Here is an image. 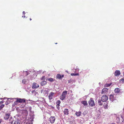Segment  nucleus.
<instances>
[{"label": "nucleus", "mask_w": 124, "mask_h": 124, "mask_svg": "<svg viewBox=\"0 0 124 124\" xmlns=\"http://www.w3.org/2000/svg\"><path fill=\"white\" fill-rule=\"evenodd\" d=\"M71 75L72 76H76L79 75L78 73H72L71 74Z\"/></svg>", "instance_id": "obj_24"}, {"label": "nucleus", "mask_w": 124, "mask_h": 124, "mask_svg": "<svg viewBox=\"0 0 124 124\" xmlns=\"http://www.w3.org/2000/svg\"><path fill=\"white\" fill-rule=\"evenodd\" d=\"M112 84V83H110V84H106L105 86L106 87H108L110 86Z\"/></svg>", "instance_id": "obj_23"}, {"label": "nucleus", "mask_w": 124, "mask_h": 124, "mask_svg": "<svg viewBox=\"0 0 124 124\" xmlns=\"http://www.w3.org/2000/svg\"><path fill=\"white\" fill-rule=\"evenodd\" d=\"M64 114L65 115H67L69 114V111L68 109H65L63 111Z\"/></svg>", "instance_id": "obj_12"}, {"label": "nucleus", "mask_w": 124, "mask_h": 124, "mask_svg": "<svg viewBox=\"0 0 124 124\" xmlns=\"http://www.w3.org/2000/svg\"><path fill=\"white\" fill-rule=\"evenodd\" d=\"M39 87V85L36 83H33L32 84V88L33 89H36L38 88Z\"/></svg>", "instance_id": "obj_9"}, {"label": "nucleus", "mask_w": 124, "mask_h": 124, "mask_svg": "<svg viewBox=\"0 0 124 124\" xmlns=\"http://www.w3.org/2000/svg\"><path fill=\"white\" fill-rule=\"evenodd\" d=\"M55 44H57V43H55Z\"/></svg>", "instance_id": "obj_42"}, {"label": "nucleus", "mask_w": 124, "mask_h": 124, "mask_svg": "<svg viewBox=\"0 0 124 124\" xmlns=\"http://www.w3.org/2000/svg\"><path fill=\"white\" fill-rule=\"evenodd\" d=\"M121 74L120 71L119 70H116L115 72V76L119 75Z\"/></svg>", "instance_id": "obj_13"}, {"label": "nucleus", "mask_w": 124, "mask_h": 124, "mask_svg": "<svg viewBox=\"0 0 124 124\" xmlns=\"http://www.w3.org/2000/svg\"><path fill=\"white\" fill-rule=\"evenodd\" d=\"M110 97H111V96H112V97L113 96V95H110Z\"/></svg>", "instance_id": "obj_38"}, {"label": "nucleus", "mask_w": 124, "mask_h": 124, "mask_svg": "<svg viewBox=\"0 0 124 124\" xmlns=\"http://www.w3.org/2000/svg\"><path fill=\"white\" fill-rule=\"evenodd\" d=\"M30 20L31 21V20H32V19H31V18H30Z\"/></svg>", "instance_id": "obj_40"}, {"label": "nucleus", "mask_w": 124, "mask_h": 124, "mask_svg": "<svg viewBox=\"0 0 124 124\" xmlns=\"http://www.w3.org/2000/svg\"><path fill=\"white\" fill-rule=\"evenodd\" d=\"M5 105L4 104H2L0 106V110H1L4 107Z\"/></svg>", "instance_id": "obj_27"}, {"label": "nucleus", "mask_w": 124, "mask_h": 124, "mask_svg": "<svg viewBox=\"0 0 124 124\" xmlns=\"http://www.w3.org/2000/svg\"><path fill=\"white\" fill-rule=\"evenodd\" d=\"M88 103L89 105L91 107H93L95 105V104L93 99L91 98L90 100L88 101Z\"/></svg>", "instance_id": "obj_3"}, {"label": "nucleus", "mask_w": 124, "mask_h": 124, "mask_svg": "<svg viewBox=\"0 0 124 124\" xmlns=\"http://www.w3.org/2000/svg\"><path fill=\"white\" fill-rule=\"evenodd\" d=\"M16 124H20L19 121H17Z\"/></svg>", "instance_id": "obj_33"}, {"label": "nucleus", "mask_w": 124, "mask_h": 124, "mask_svg": "<svg viewBox=\"0 0 124 124\" xmlns=\"http://www.w3.org/2000/svg\"><path fill=\"white\" fill-rule=\"evenodd\" d=\"M108 89L106 88H104L102 89L101 92L102 94H105L106 93L108 92Z\"/></svg>", "instance_id": "obj_10"}, {"label": "nucleus", "mask_w": 124, "mask_h": 124, "mask_svg": "<svg viewBox=\"0 0 124 124\" xmlns=\"http://www.w3.org/2000/svg\"><path fill=\"white\" fill-rule=\"evenodd\" d=\"M110 124H116L115 123H112Z\"/></svg>", "instance_id": "obj_39"}, {"label": "nucleus", "mask_w": 124, "mask_h": 124, "mask_svg": "<svg viewBox=\"0 0 124 124\" xmlns=\"http://www.w3.org/2000/svg\"><path fill=\"white\" fill-rule=\"evenodd\" d=\"M45 76H43L41 78V79L42 80L44 81L45 79Z\"/></svg>", "instance_id": "obj_29"}, {"label": "nucleus", "mask_w": 124, "mask_h": 124, "mask_svg": "<svg viewBox=\"0 0 124 124\" xmlns=\"http://www.w3.org/2000/svg\"><path fill=\"white\" fill-rule=\"evenodd\" d=\"M47 80L51 82H53L54 80H55L53 78H47Z\"/></svg>", "instance_id": "obj_22"}, {"label": "nucleus", "mask_w": 124, "mask_h": 124, "mask_svg": "<svg viewBox=\"0 0 124 124\" xmlns=\"http://www.w3.org/2000/svg\"><path fill=\"white\" fill-rule=\"evenodd\" d=\"M17 121H15L14 123L13 124H16Z\"/></svg>", "instance_id": "obj_35"}, {"label": "nucleus", "mask_w": 124, "mask_h": 124, "mask_svg": "<svg viewBox=\"0 0 124 124\" xmlns=\"http://www.w3.org/2000/svg\"><path fill=\"white\" fill-rule=\"evenodd\" d=\"M67 93V91H63L62 92V95L60 96V99L62 100H64L65 98Z\"/></svg>", "instance_id": "obj_2"}, {"label": "nucleus", "mask_w": 124, "mask_h": 124, "mask_svg": "<svg viewBox=\"0 0 124 124\" xmlns=\"http://www.w3.org/2000/svg\"><path fill=\"white\" fill-rule=\"evenodd\" d=\"M123 75H124V73H123Z\"/></svg>", "instance_id": "obj_41"}, {"label": "nucleus", "mask_w": 124, "mask_h": 124, "mask_svg": "<svg viewBox=\"0 0 124 124\" xmlns=\"http://www.w3.org/2000/svg\"><path fill=\"white\" fill-rule=\"evenodd\" d=\"M17 102L16 101L14 102V105H17Z\"/></svg>", "instance_id": "obj_32"}, {"label": "nucleus", "mask_w": 124, "mask_h": 124, "mask_svg": "<svg viewBox=\"0 0 124 124\" xmlns=\"http://www.w3.org/2000/svg\"><path fill=\"white\" fill-rule=\"evenodd\" d=\"M121 89H120L119 88H116L114 90V91L116 93H122L121 92Z\"/></svg>", "instance_id": "obj_8"}, {"label": "nucleus", "mask_w": 124, "mask_h": 124, "mask_svg": "<svg viewBox=\"0 0 124 124\" xmlns=\"http://www.w3.org/2000/svg\"><path fill=\"white\" fill-rule=\"evenodd\" d=\"M9 123L12 124L14 121V119L12 117H10L9 119Z\"/></svg>", "instance_id": "obj_15"}, {"label": "nucleus", "mask_w": 124, "mask_h": 124, "mask_svg": "<svg viewBox=\"0 0 124 124\" xmlns=\"http://www.w3.org/2000/svg\"><path fill=\"white\" fill-rule=\"evenodd\" d=\"M60 106H58V105H56V107L58 109H60V107H59Z\"/></svg>", "instance_id": "obj_31"}, {"label": "nucleus", "mask_w": 124, "mask_h": 124, "mask_svg": "<svg viewBox=\"0 0 124 124\" xmlns=\"http://www.w3.org/2000/svg\"><path fill=\"white\" fill-rule=\"evenodd\" d=\"M122 81V82L123 83L124 82V78H122L120 80V81Z\"/></svg>", "instance_id": "obj_30"}, {"label": "nucleus", "mask_w": 124, "mask_h": 124, "mask_svg": "<svg viewBox=\"0 0 124 124\" xmlns=\"http://www.w3.org/2000/svg\"><path fill=\"white\" fill-rule=\"evenodd\" d=\"M10 114L8 113H6L5 114L4 116V119L5 120H8L10 116Z\"/></svg>", "instance_id": "obj_7"}, {"label": "nucleus", "mask_w": 124, "mask_h": 124, "mask_svg": "<svg viewBox=\"0 0 124 124\" xmlns=\"http://www.w3.org/2000/svg\"><path fill=\"white\" fill-rule=\"evenodd\" d=\"M46 84V81H43L41 83V84L42 86H43Z\"/></svg>", "instance_id": "obj_19"}, {"label": "nucleus", "mask_w": 124, "mask_h": 124, "mask_svg": "<svg viewBox=\"0 0 124 124\" xmlns=\"http://www.w3.org/2000/svg\"><path fill=\"white\" fill-rule=\"evenodd\" d=\"M64 77V75H61L59 74H58L56 75L57 78L59 79H61L63 77Z\"/></svg>", "instance_id": "obj_14"}, {"label": "nucleus", "mask_w": 124, "mask_h": 124, "mask_svg": "<svg viewBox=\"0 0 124 124\" xmlns=\"http://www.w3.org/2000/svg\"><path fill=\"white\" fill-rule=\"evenodd\" d=\"M108 104L107 102H106L104 103V108L105 109L108 108Z\"/></svg>", "instance_id": "obj_18"}, {"label": "nucleus", "mask_w": 124, "mask_h": 124, "mask_svg": "<svg viewBox=\"0 0 124 124\" xmlns=\"http://www.w3.org/2000/svg\"><path fill=\"white\" fill-rule=\"evenodd\" d=\"M61 101L60 100H57L56 102V105L60 106V104L61 103Z\"/></svg>", "instance_id": "obj_25"}, {"label": "nucleus", "mask_w": 124, "mask_h": 124, "mask_svg": "<svg viewBox=\"0 0 124 124\" xmlns=\"http://www.w3.org/2000/svg\"><path fill=\"white\" fill-rule=\"evenodd\" d=\"M101 100H99L98 101V104L100 106H101L103 105V103L101 102Z\"/></svg>", "instance_id": "obj_20"}, {"label": "nucleus", "mask_w": 124, "mask_h": 124, "mask_svg": "<svg viewBox=\"0 0 124 124\" xmlns=\"http://www.w3.org/2000/svg\"><path fill=\"white\" fill-rule=\"evenodd\" d=\"M3 103V101H0V104H1L2 103Z\"/></svg>", "instance_id": "obj_34"}, {"label": "nucleus", "mask_w": 124, "mask_h": 124, "mask_svg": "<svg viewBox=\"0 0 124 124\" xmlns=\"http://www.w3.org/2000/svg\"><path fill=\"white\" fill-rule=\"evenodd\" d=\"M22 83L25 84L26 82V80L25 79H23L22 81Z\"/></svg>", "instance_id": "obj_28"}, {"label": "nucleus", "mask_w": 124, "mask_h": 124, "mask_svg": "<svg viewBox=\"0 0 124 124\" xmlns=\"http://www.w3.org/2000/svg\"><path fill=\"white\" fill-rule=\"evenodd\" d=\"M82 113L81 111L76 112L75 114L77 116H79Z\"/></svg>", "instance_id": "obj_16"}, {"label": "nucleus", "mask_w": 124, "mask_h": 124, "mask_svg": "<svg viewBox=\"0 0 124 124\" xmlns=\"http://www.w3.org/2000/svg\"><path fill=\"white\" fill-rule=\"evenodd\" d=\"M54 94V93L52 92H51L50 93L48 96L49 99V100H51L52 99L53 97Z\"/></svg>", "instance_id": "obj_11"}, {"label": "nucleus", "mask_w": 124, "mask_h": 124, "mask_svg": "<svg viewBox=\"0 0 124 124\" xmlns=\"http://www.w3.org/2000/svg\"><path fill=\"white\" fill-rule=\"evenodd\" d=\"M16 101L19 103H24L25 102L26 100L25 99H21L19 98H16Z\"/></svg>", "instance_id": "obj_4"}, {"label": "nucleus", "mask_w": 124, "mask_h": 124, "mask_svg": "<svg viewBox=\"0 0 124 124\" xmlns=\"http://www.w3.org/2000/svg\"><path fill=\"white\" fill-rule=\"evenodd\" d=\"M2 120L1 119H0V123H1L2 122Z\"/></svg>", "instance_id": "obj_36"}, {"label": "nucleus", "mask_w": 124, "mask_h": 124, "mask_svg": "<svg viewBox=\"0 0 124 124\" xmlns=\"http://www.w3.org/2000/svg\"><path fill=\"white\" fill-rule=\"evenodd\" d=\"M33 119H32V120H31V121H33Z\"/></svg>", "instance_id": "obj_43"}, {"label": "nucleus", "mask_w": 124, "mask_h": 124, "mask_svg": "<svg viewBox=\"0 0 124 124\" xmlns=\"http://www.w3.org/2000/svg\"><path fill=\"white\" fill-rule=\"evenodd\" d=\"M23 74L25 75V76H27L29 74L28 72L27 71L24 72Z\"/></svg>", "instance_id": "obj_26"}, {"label": "nucleus", "mask_w": 124, "mask_h": 124, "mask_svg": "<svg viewBox=\"0 0 124 124\" xmlns=\"http://www.w3.org/2000/svg\"><path fill=\"white\" fill-rule=\"evenodd\" d=\"M116 121L117 123H121L122 124L124 123V116L123 115L121 114L117 116Z\"/></svg>", "instance_id": "obj_1"}, {"label": "nucleus", "mask_w": 124, "mask_h": 124, "mask_svg": "<svg viewBox=\"0 0 124 124\" xmlns=\"http://www.w3.org/2000/svg\"><path fill=\"white\" fill-rule=\"evenodd\" d=\"M55 120V118L54 116H51L49 119V121L51 123L53 124L54 123Z\"/></svg>", "instance_id": "obj_6"}, {"label": "nucleus", "mask_w": 124, "mask_h": 124, "mask_svg": "<svg viewBox=\"0 0 124 124\" xmlns=\"http://www.w3.org/2000/svg\"><path fill=\"white\" fill-rule=\"evenodd\" d=\"M81 103L85 107L88 105V103L86 101H81Z\"/></svg>", "instance_id": "obj_17"}, {"label": "nucleus", "mask_w": 124, "mask_h": 124, "mask_svg": "<svg viewBox=\"0 0 124 124\" xmlns=\"http://www.w3.org/2000/svg\"><path fill=\"white\" fill-rule=\"evenodd\" d=\"M10 99V98H8V100L6 101L5 102V104L6 105H7L10 102V100H9V99Z\"/></svg>", "instance_id": "obj_21"}, {"label": "nucleus", "mask_w": 124, "mask_h": 124, "mask_svg": "<svg viewBox=\"0 0 124 124\" xmlns=\"http://www.w3.org/2000/svg\"><path fill=\"white\" fill-rule=\"evenodd\" d=\"M108 97L106 95H103L101 97V100L102 102H106L108 100Z\"/></svg>", "instance_id": "obj_5"}, {"label": "nucleus", "mask_w": 124, "mask_h": 124, "mask_svg": "<svg viewBox=\"0 0 124 124\" xmlns=\"http://www.w3.org/2000/svg\"><path fill=\"white\" fill-rule=\"evenodd\" d=\"M23 14H25V12L24 11H23Z\"/></svg>", "instance_id": "obj_37"}]
</instances>
